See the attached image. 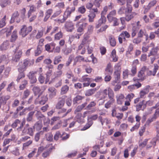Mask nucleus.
Segmentation results:
<instances>
[{"instance_id":"nucleus-58","label":"nucleus","mask_w":159,"mask_h":159,"mask_svg":"<svg viewBox=\"0 0 159 159\" xmlns=\"http://www.w3.org/2000/svg\"><path fill=\"white\" fill-rule=\"evenodd\" d=\"M59 111L58 112V114L60 116V117L62 118L64 117H61L64 115V113H65L66 111V109L64 108H61L58 109Z\"/></svg>"},{"instance_id":"nucleus-38","label":"nucleus","mask_w":159,"mask_h":159,"mask_svg":"<svg viewBox=\"0 0 159 159\" xmlns=\"http://www.w3.org/2000/svg\"><path fill=\"white\" fill-rule=\"evenodd\" d=\"M65 104V100L63 99L59 101L56 104V108L57 109L61 108Z\"/></svg>"},{"instance_id":"nucleus-48","label":"nucleus","mask_w":159,"mask_h":159,"mask_svg":"<svg viewBox=\"0 0 159 159\" xmlns=\"http://www.w3.org/2000/svg\"><path fill=\"white\" fill-rule=\"evenodd\" d=\"M84 57L83 56L79 55L76 57L75 59V61L73 65H75L76 63L79 62H81V61H84Z\"/></svg>"},{"instance_id":"nucleus-18","label":"nucleus","mask_w":159,"mask_h":159,"mask_svg":"<svg viewBox=\"0 0 159 159\" xmlns=\"http://www.w3.org/2000/svg\"><path fill=\"white\" fill-rule=\"evenodd\" d=\"M146 66H143L141 70L138 73V77L140 78V81H143L145 79L144 72L146 70Z\"/></svg>"},{"instance_id":"nucleus-30","label":"nucleus","mask_w":159,"mask_h":159,"mask_svg":"<svg viewBox=\"0 0 159 159\" xmlns=\"http://www.w3.org/2000/svg\"><path fill=\"white\" fill-rule=\"evenodd\" d=\"M105 71L106 72L105 73V75L109 74L111 75L112 74L113 69L111 63H109L107 64V66L105 69Z\"/></svg>"},{"instance_id":"nucleus-19","label":"nucleus","mask_w":159,"mask_h":159,"mask_svg":"<svg viewBox=\"0 0 159 159\" xmlns=\"http://www.w3.org/2000/svg\"><path fill=\"white\" fill-rule=\"evenodd\" d=\"M157 1L156 0H153L150 1L144 11V13L146 14L150 9L151 8L154 7L156 4Z\"/></svg>"},{"instance_id":"nucleus-26","label":"nucleus","mask_w":159,"mask_h":159,"mask_svg":"<svg viewBox=\"0 0 159 159\" xmlns=\"http://www.w3.org/2000/svg\"><path fill=\"white\" fill-rule=\"evenodd\" d=\"M142 86V84L140 83H136L135 84H132L128 86V89L130 92L133 91L136 89H138L140 88Z\"/></svg>"},{"instance_id":"nucleus-20","label":"nucleus","mask_w":159,"mask_h":159,"mask_svg":"<svg viewBox=\"0 0 159 159\" xmlns=\"http://www.w3.org/2000/svg\"><path fill=\"white\" fill-rule=\"evenodd\" d=\"M57 90L53 87H50L48 89V93L50 98H52L56 96Z\"/></svg>"},{"instance_id":"nucleus-56","label":"nucleus","mask_w":159,"mask_h":159,"mask_svg":"<svg viewBox=\"0 0 159 159\" xmlns=\"http://www.w3.org/2000/svg\"><path fill=\"white\" fill-rule=\"evenodd\" d=\"M93 122L92 120H88V122L81 129L82 130H85L89 129L93 124Z\"/></svg>"},{"instance_id":"nucleus-33","label":"nucleus","mask_w":159,"mask_h":159,"mask_svg":"<svg viewBox=\"0 0 159 159\" xmlns=\"http://www.w3.org/2000/svg\"><path fill=\"white\" fill-rule=\"evenodd\" d=\"M109 39L110 45L112 47H115L116 44V41L114 36L112 35L109 36Z\"/></svg>"},{"instance_id":"nucleus-44","label":"nucleus","mask_w":159,"mask_h":159,"mask_svg":"<svg viewBox=\"0 0 159 159\" xmlns=\"http://www.w3.org/2000/svg\"><path fill=\"white\" fill-rule=\"evenodd\" d=\"M63 34L61 31H60L58 32L55 34L54 36V39L55 40H59L62 38L63 37Z\"/></svg>"},{"instance_id":"nucleus-59","label":"nucleus","mask_w":159,"mask_h":159,"mask_svg":"<svg viewBox=\"0 0 159 159\" xmlns=\"http://www.w3.org/2000/svg\"><path fill=\"white\" fill-rule=\"evenodd\" d=\"M115 100L110 99V100L105 104V107L106 108H109L111 105H112L115 102Z\"/></svg>"},{"instance_id":"nucleus-34","label":"nucleus","mask_w":159,"mask_h":159,"mask_svg":"<svg viewBox=\"0 0 159 159\" xmlns=\"http://www.w3.org/2000/svg\"><path fill=\"white\" fill-rule=\"evenodd\" d=\"M17 31L16 30H15L13 32L10 39V41L11 42H15L16 39H17L18 36L17 35Z\"/></svg>"},{"instance_id":"nucleus-49","label":"nucleus","mask_w":159,"mask_h":159,"mask_svg":"<svg viewBox=\"0 0 159 159\" xmlns=\"http://www.w3.org/2000/svg\"><path fill=\"white\" fill-rule=\"evenodd\" d=\"M96 90V89L95 88L88 90L86 92L85 95L87 96H90L94 94Z\"/></svg>"},{"instance_id":"nucleus-24","label":"nucleus","mask_w":159,"mask_h":159,"mask_svg":"<svg viewBox=\"0 0 159 159\" xmlns=\"http://www.w3.org/2000/svg\"><path fill=\"white\" fill-rule=\"evenodd\" d=\"M34 60L33 59L30 60L26 59L24 60L22 63L27 68L28 66L33 65L34 64Z\"/></svg>"},{"instance_id":"nucleus-12","label":"nucleus","mask_w":159,"mask_h":159,"mask_svg":"<svg viewBox=\"0 0 159 159\" xmlns=\"http://www.w3.org/2000/svg\"><path fill=\"white\" fill-rule=\"evenodd\" d=\"M37 73L36 71H31L29 72L28 75V77L30 80V82L31 84H34L36 82L37 80L35 75Z\"/></svg>"},{"instance_id":"nucleus-22","label":"nucleus","mask_w":159,"mask_h":159,"mask_svg":"<svg viewBox=\"0 0 159 159\" xmlns=\"http://www.w3.org/2000/svg\"><path fill=\"white\" fill-rule=\"evenodd\" d=\"M116 102L118 104L122 105L124 102L125 97L123 94H120L116 96Z\"/></svg>"},{"instance_id":"nucleus-63","label":"nucleus","mask_w":159,"mask_h":159,"mask_svg":"<svg viewBox=\"0 0 159 159\" xmlns=\"http://www.w3.org/2000/svg\"><path fill=\"white\" fill-rule=\"evenodd\" d=\"M32 90L35 95H38L41 91L40 88L39 87L36 86H34Z\"/></svg>"},{"instance_id":"nucleus-37","label":"nucleus","mask_w":159,"mask_h":159,"mask_svg":"<svg viewBox=\"0 0 159 159\" xmlns=\"http://www.w3.org/2000/svg\"><path fill=\"white\" fill-rule=\"evenodd\" d=\"M43 126L42 121H37L34 125V128L37 131L41 129Z\"/></svg>"},{"instance_id":"nucleus-7","label":"nucleus","mask_w":159,"mask_h":159,"mask_svg":"<svg viewBox=\"0 0 159 159\" xmlns=\"http://www.w3.org/2000/svg\"><path fill=\"white\" fill-rule=\"evenodd\" d=\"M130 34L127 31H123L118 37V40L120 44L123 43V41H126V39H129L130 37Z\"/></svg>"},{"instance_id":"nucleus-13","label":"nucleus","mask_w":159,"mask_h":159,"mask_svg":"<svg viewBox=\"0 0 159 159\" xmlns=\"http://www.w3.org/2000/svg\"><path fill=\"white\" fill-rule=\"evenodd\" d=\"M61 78H52L49 84L53 83V85L56 88L60 86L62 84Z\"/></svg>"},{"instance_id":"nucleus-45","label":"nucleus","mask_w":159,"mask_h":159,"mask_svg":"<svg viewBox=\"0 0 159 159\" xmlns=\"http://www.w3.org/2000/svg\"><path fill=\"white\" fill-rule=\"evenodd\" d=\"M108 95L109 99H115L114 94L112 90L110 87L108 88Z\"/></svg>"},{"instance_id":"nucleus-25","label":"nucleus","mask_w":159,"mask_h":159,"mask_svg":"<svg viewBox=\"0 0 159 159\" xmlns=\"http://www.w3.org/2000/svg\"><path fill=\"white\" fill-rule=\"evenodd\" d=\"M53 12V10L52 9L50 8L48 9L45 12V16L43 19V21L44 22L47 21Z\"/></svg>"},{"instance_id":"nucleus-3","label":"nucleus","mask_w":159,"mask_h":159,"mask_svg":"<svg viewBox=\"0 0 159 159\" xmlns=\"http://www.w3.org/2000/svg\"><path fill=\"white\" fill-rule=\"evenodd\" d=\"M86 20V18H83L77 21L75 26L76 28V31L80 33H84V30L88 25L87 23L85 22Z\"/></svg>"},{"instance_id":"nucleus-53","label":"nucleus","mask_w":159,"mask_h":159,"mask_svg":"<svg viewBox=\"0 0 159 159\" xmlns=\"http://www.w3.org/2000/svg\"><path fill=\"white\" fill-rule=\"evenodd\" d=\"M96 16V14L94 13H90L88 15V17H89V22H93L94 21V18Z\"/></svg>"},{"instance_id":"nucleus-16","label":"nucleus","mask_w":159,"mask_h":159,"mask_svg":"<svg viewBox=\"0 0 159 159\" xmlns=\"http://www.w3.org/2000/svg\"><path fill=\"white\" fill-rule=\"evenodd\" d=\"M154 68L153 71L148 70L147 71V75L148 76H155L157 70L159 69V66L157 64H154Z\"/></svg>"},{"instance_id":"nucleus-28","label":"nucleus","mask_w":159,"mask_h":159,"mask_svg":"<svg viewBox=\"0 0 159 159\" xmlns=\"http://www.w3.org/2000/svg\"><path fill=\"white\" fill-rule=\"evenodd\" d=\"M11 96L9 95L1 96L0 97V103L1 104H6L7 101L9 100Z\"/></svg>"},{"instance_id":"nucleus-9","label":"nucleus","mask_w":159,"mask_h":159,"mask_svg":"<svg viewBox=\"0 0 159 159\" xmlns=\"http://www.w3.org/2000/svg\"><path fill=\"white\" fill-rule=\"evenodd\" d=\"M14 52V54L13 56L12 60L14 61L17 62L19 61L22 56V52L21 50L19 49L18 47L16 48Z\"/></svg>"},{"instance_id":"nucleus-47","label":"nucleus","mask_w":159,"mask_h":159,"mask_svg":"<svg viewBox=\"0 0 159 159\" xmlns=\"http://www.w3.org/2000/svg\"><path fill=\"white\" fill-rule=\"evenodd\" d=\"M36 11V7L34 5H32L30 7L29 11H28L27 15L28 18H29L31 16L32 13Z\"/></svg>"},{"instance_id":"nucleus-55","label":"nucleus","mask_w":159,"mask_h":159,"mask_svg":"<svg viewBox=\"0 0 159 159\" xmlns=\"http://www.w3.org/2000/svg\"><path fill=\"white\" fill-rule=\"evenodd\" d=\"M35 113L34 111L30 112L26 118V120L28 122H30L32 120L33 115Z\"/></svg>"},{"instance_id":"nucleus-40","label":"nucleus","mask_w":159,"mask_h":159,"mask_svg":"<svg viewBox=\"0 0 159 159\" xmlns=\"http://www.w3.org/2000/svg\"><path fill=\"white\" fill-rule=\"evenodd\" d=\"M33 142V141L32 140H30L28 141L23 143V144L22 150H23L26 149L32 144Z\"/></svg>"},{"instance_id":"nucleus-39","label":"nucleus","mask_w":159,"mask_h":159,"mask_svg":"<svg viewBox=\"0 0 159 159\" xmlns=\"http://www.w3.org/2000/svg\"><path fill=\"white\" fill-rule=\"evenodd\" d=\"M27 68L24 66L22 62H21L19 63L18 65V70L19 72H24L25 71Z\"/></svg>"},{"instance_id":"nucleus-31","label":"nucleus","mask_w":159,"mask_h":159,"mask_svg":"<svg viewBox=\"0 0 159 159\" xmlns=\"http://www.w3.org/2000/svg\"><path fill=\"white\" fill-rule=\"evenodd\" d=\"M13 147L10 149L11 150V152L15 156H18L20 154L19 148V147H15L13 146Z\"/></svg>"},{"instance_id":"nucleus-21","label":"nucleus","mask_w":159,"mask_h":159,"mask_svg":"<svg viewBox=\"0 0 159 159\" xmlns=\"http://www.w3.org/2000/svg\"><path fill=\"white\" fill-rule=\"evenodd\" d=\"M159 51L158 47L156 46L152 48L148 53V56L150 57L151 56H158V52Z\"/></svg>"},{"instance_id":"nucleus-11","label":"nucleus","mask_w":159,"mask_h":159,"mask_svg":"<svg viewBox=\"0 0 159 159\" xmlns=\"http://www.w3.org/2000/svg\"><path fill=\"white\" fill-rule=\"evenodd\" d=\"M64 27L66 31L69 32H72L75 29L74 25L72 21L66 22Z\"/></svg>"},{"instance_id":"nucleus-54","label":"nucleus","mask_w":159,"mask_h":159,"mask_svg":"<svg viewBox=\"0 0 159 159\" xmlns=\"http://www.w3.org/2000/svg\"><path fill=\"white\" fill-rule=\"evenodd\" d=\"M138 28L135 27H133L132 29V32L131 33V36L132 38L134 37L138 33V31L139 30Z\"/></svg>"},{"instance_id":"nucleus-35","label":"nucleus","mask_w":159,"mask_h":159,"mask_svg":"<svg viewBox=\"0 0 159 159\" xmlns=\"http://www.w3.org/2000/svg\"><path fill=\"white\" fill-rule=\"evenodd\" d=\"M9 41H6L4 42L0 46V49L1 50H5L9 47Z\"/></svg>"},{"instance_id":"nucleus-8","label":"nucleus","mask_w":159,"mask_h":159,"mask_svg":"<svg viewBox=\"0 0 159 159\" xmlns=\"http://www.w3.org/2000/svg\"><path fill=\"white\" fill-rule=\"evenodd\" d=\"M47 95H39L38 97L34 101V104H39L41 105L44 104L48 101Z\"/></svg>"},{"instance_id":"nucleus-23","label":"nucleus","mask_w":159,"mask_h":159,"mask_svg":"<svg viewBox=\"0 0 159 159\" xmlns=\"http://www.w3.org/2000/svg\"><path fill=\"white\" fill-rule=\"evenodd\" d=\"M116 10H114L110 11L107 15V18L110 22H111V20L116 17L115 16H116Z\"/></svg>"},{"instance_id":"nucleus-42","label":"nucleus","mask_w":159,"mask_h":159,"mask_svg":"<svg viewBox=\"0 0 159 159\" xmlns=\"http://www.w3.org/2000/svg\"><path fill=\"white\" fill-rule=\"evenodd\" d=\"M150 46L145 42L143 43V45L142 47V52L143 53L147 52L148 51Z\"/></svg>"},{"instance_id":"nucleus-60","label":"nucleus","mask_w":159,"mask_h":159,"mask_svg":"<svg viewBox=\"0 0 159 159\" xmlns=\"http://www.w3.org/2000/svg\"><path fill=\"white\" fill-rule=\"evenodd\" d=\"M93 148L94 149L98 150V152L101 154H105L107 152L106 150L103 151L100 149V145H95L93 147Z\"/></svg>"},{"instance_id":"nucleus-64","label":"nucleus","mask_w":159,"mask_h":159,"mask_svg":"<svg viewBox=\"0 0 159 159\" xmlns=\"http://www.w3.org/2000/svg\"><path fill=\"white\" fill-rule=\"evenodd\" d=\"M78 11L81 14H84L86 11V9L84 6H82L78 7Z\"/></svg>"},{"instance_id":"nucleus-5","label":"nucleus","mask_w":159,"mask_h":159,"mask_svg":"<svg viewBox=\"0 0 159 159\" xmlns=\"http://www.w3.org/2000/svg\"><path fill=\"white\" fill-rule=\"evenodd\" d=\"M45 148L47 150L43 151L42 154V156L44 158H46L49 157L52 151L55 148V147L53 145L52 143L47 144Z\"/></svg>"},{"instance_id":"nucleus-27","label":"nucleus","mask_w":159,"mask_h":159,"mask_svg":"<svg viewBox=\"0 0 159 159\" xmlns=\"http://www.w3.org/2000/svg\"><path fill=\"white\" fill-rule=\"evenodd\" d=\"M112 59V61L116 62L118 61L119 57L116 55V51L115 49L112 51L110 55Z\"/></svg>"},{"instance_id":"nucleus-1","label":"nucleus","mask_w":159,"mask_h":159,"mask_svg":"<svg viewBox=\"0 0 159 159\" xmlns=\"http://www.w3.org/2000/svg\"><path fill=\"white\" fill-rule=\"evenodd\" d=\"M134 0H126V5L120 7L118 11V13L120 15L126 14L125 19L128 21L132 19L137 15L135 12H132L133 8L131 5Z\"/></svg>"},{"instance_id":"nucleus-51","label":"nucleus","mask_w":159,"mask_h":159,"mask_svg":"<svg viewBox=\"0 0 159 159\" xmlns=\"http://www.w3.org/2000/svg\"><path fill=\"white\" fill-rule=\"evenodd\" d=\"M83 98L80 96L77 95L74 98L73 100L74 104L78 103L80 102V101Z\"/></svg>"},{"instance_id":"nucleus-2","label":"nucleus","mask_w":159,"mask_h":159,"mask_svg":"<svg viewBox=\"0 0 159 159\" xmlns=\"http://www.w3.org/2000/svg\"><path fill=\"white\" fill-rule=\"evenodd\" d=\"M75 10V7H70L68 6L67 7L63 15V18L62 19H58L56 21L59 23H64L68 18L71 16V14L73 13Z\"/></svg>"},{"instance_id":"nucleus-61","label":"nucleus","mask_w":159,"mask_h":159,"mask_svg":"<svg viewBox=\"0 0 159 159\" xmlns=\"http://www.w3.org/2000/svg\"><path fill=\"white\" fill-rule=\"evenodd\" d=\"M10 3V0H1L0 5L2 7H4Z\"/></svg>"},{"instance_id":"nucleus-15","label":"nucleus","mask_w":159,"mask_h":159,"mask_svg":"<svg viewBox=\"0 0 159 159\" xmlns=\"http://www.w3.org/2000/svg\"><path fill=\"white\" fill-rule=\"evenodd\" d=\"M87 75H84L81 78L82 82H84L83 83L84 87L88 86L91 82V78L87 77Z\"/></svg>"},{"instance_id":"nucleus-32","label":"nucleus","mask_w":159,"mask_h":159,"mask_svg":"<svg viewBox=\"0 0 159 159\" xmlns=\"http://www.w3.org/2000/svg\"><path fill=\"white\" fill-rule=\"evenodd\" d=\"M159 116V115L154 113L152 118L148 119L146 122V124L148 125H149L151 123L155 120Z\"/></svg>"},{"instance_id":"nucleus-57","label":"nucleus","mask_w":159,"mask_h":159,"mask_svg":"<svg viewBox=\"0 0 159 159\" xmlns=\"http://www.w3.org/2000/svg\"><path fill=\"white\" fill-rule=\"evenodd\" d=\"M156 109L155 113L159 116V101L158 102L156 105L152 107L150 109L152 110V109Z\"/></svg>"},{"instance_id":"nucleus-62","label":"nucleus","mask_w":159,"mask_h":159,"mask_svg":"<svg viewBox=\"0 0 159 159\" xmlns=\"http://www.w3.org/2000/svg\"><path fill=\"white\" fill-rule=\"evenodd\" d=\"M137 66L135 65H133L131 69V73L130 75L133 76H134L137 73Z\"/></svg>"},{"instance_id":"nucleus-50","label":"nucleus","mask_w":159,"mask_h":159,"mask_svg":"<svg viewBox=\"0 0 159 159\" xmlns=\"http://www.w3.org/2000/svg\"><path fill=\"white\" fill-rule=\"evenodd\" d=\"M62 12V11L61 9H59L58 10L55 11L53 13L51 17V19H52L53 18H56L57 17L61 14Z\"/></svg>"},{"instance_id":"nucleus-36","label":"nucleus","mask_w":159,"mask_h":159,"mask_svg":"<svg viewBox=\"0 0 159 159\" xmlns=\"http://www.w3.org/2000/svg\"><path fill=\"white\" fill-rule=\"evenodd\" d=\"M76 121L79 123H83L85 121V120L82 117V114L81 113H78L75 117Z\"/></svg>"},{"instance_id":"nucleus-4","label":"nucleus","mask_w":159,"mask_h":159,"mask_svg":"<svg viewBox=\"0 0 159 159\" xmlns=\"http://www.w3.org/2000/svg\"><path fill=\"white\" fill-rule=\"evenodd\" d=\"M25 122L26 120L25 118L23 119L21 121L18 119H16L12 123L11 126L13 128H15L18 127L17 128V130L21 131L23 128L24 125H25Z\"/></svg>"},{"instance_id":"nucleus-14","label":"nucleus","mask_w":159,"mask_h":159,"mask_svg":"<svg viewBox=\"0 0 159 159\" xmlns=\"http://www.w3.org/2000/svg\"><path fill=\"white\" fill-rule=\"evenodd\" d=\"M135 119L137 123L135 125L130 129V130L132 132L135 130L138 129L140 126V121L141 119L140 116L137 115L135 116Z\"/></svg>"},{"instance_id":"nucleus-10","label":"nucleus","mask_w":159,"mask_h":159,"mask_svg":"<svg viewBox=\"0 0 159 159\" xmlns=\"http://www.w3.org/2000/svg\"><path fill=\"white\" fill-rule=\"evenodd\" d=\"M35 116L37 119L40 120H41V121L43 120L44 125L49 123V119H46V117L40 111H38L35 114Z\"/></svg>"},{"instance_id":"nucleus-41","label":"nucleus","mask_w":159,"mask_h":159,"mask_svg":"<svg viewBox=\"0 0 159 159\" xmlns=\"http://www.w3.org/2000/svg\"><path fill=\"white\" fill-rule=\"evenodd\" d=\"M144 101V100L140 102L138 104H137L135 106V107L136 108V111H139L140 110H143L144 109V108H143V109H142V107L143 106H144L143 103Z\"/></svg>"},{"instance_id":"nucleus-46","label":"nucleus","mask_w":159,"mask_h":159,"mask_svg":"<svg viewBox=\"0 0 159 159\" xmlns=\"http://www.w3.org/2000/svg\"><path fill=\"white\" fill-rule=\"evenodd\" d=\"M87 104V103L85 102L81 105L78 106L75 110V113L76 112L80 111L86 106Z\"/></svg>"},{"instance_id":"nucleus-6","label":"nucleus","mask_w":159,"mask_h":159,"mask_svg":"<svg viewBox=\"0 0 159 159\" xmlns=\"http://www.w3.org/2000/svg\"><path fill=\"white\" fill-rule=\"evenodd\" d=\"M32 30V27L31 26L27 27L25 25H23L19 31V34L24 38L26 37Z\"/></svg>"},{"instance_id":"nucleus-17","label":"nucleus","mask_w":159,"mask_h":159,"mask_svg":"<svg viewBox=\"0 0 159 159\" xmlns=\"http://www.w3.org/2000/svg\"><path fill=\"white\" fill-rule=\"evenodd\" d=\"M135 95L133 93H130L128 94L125 97V99L126 100L125 102V105L127 106H130V102L134 97Z\"/></svg>"},{"instance_id":"nucleus-29","label":"nucleus","mask_w":159,"mask_h":159,"mask_svg":"<svg viewBox=\"0 0 159 159\" xmlns=\"http://www.w3.org/2000/svg\"><path fill=\"white\" fill-rule=\"evenodd\" d=\"M106 21V18L105 16L101 15V18L98 20V24L96 26V28H98L102 24L105 23Z\"/></svg>"},{"instance_id":"nucleus-52","label":"nucleus","mask_w":159,"mask_h":159,"mask_svg":"<svg viewBox=\"0 0 159 159\" xmlns=\"http://www.w3.org/2000/svg\"><path fill=\"white\" fill-rule=\"evenodd\" d=\"M115 79L118 81L120 79V71L116 70L115 71L114 73Z\"/></svg>"},{"instance_id":"nucleus-43","label":"nucleus","mask_w":159,"mask_h":159,"mask_svg":"<svg viewBox=\"0 0 159 159\" xmlns=\"http://www.w3.org/2000/svg\"><path fill=\"white\" fill-rule=\"evenodd\" d=\"M52 70H49L47 72L46 75V83L45 84H47V83L49 81L50 79V77H51V80H52V76H54V74L52 75Z\"/></svg>"}]
</instances>
